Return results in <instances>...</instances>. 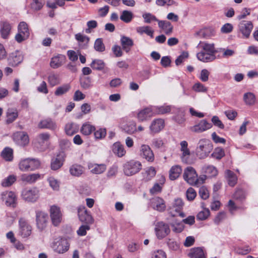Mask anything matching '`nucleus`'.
<instances>
[{
    "instance_id": "nucleus-1",
    "label": "nucleus",
    "mask_w": 258,
    "mask_h": 258,
    "mask_svg": "<svg viewBox=\"0 0 258 258\" xmlns=\"http://www.w3.org/2000/svg\"><path fill=\"white\" fill-rule=\"evenodd\" d=\"M201 50L197 54L198 59L204 62H211L216 59V51L213 43L200 41L198 46Z\"/></svg>"
},
{
    "instance_id": "nucleus-2",
    "label": "nucleus",
    "mask_w": 258,
    "mask_h": 258,
    "mask_svg": "<svg viewBox=\"0 0 258 258\" xmlns=\"http://www.w3.org/2000/svg\"><path fill=\"white\" fill-rule=\"evenodd\" d=\"M213 150V145L210 141L207 139H201L196 148V154L200 159L207 157Z\"/></svg>"
},
{
    "instance_id": "nucleus-3",
    "label": "nucleus",
    "mask_w": 258,
    "mask_h": 258,
    "mask_svg": "<svg viewBox=\"0 0 258 258\" xmlns=\"http://www.w3.org/2000/svg\"><path fill=\"white\" fill-rule=\"evenodd\" d=\"M142 168V164L139 161L131 160L125 162L123 166L124 174L128 176H133L139 173Z\"/></svg>"
},
{
    "instance_id": "nucleus-4",
    "label": "nucleus",
    "mask_w": 258,
    "mask_h": 258,
    "mask_svg": "<svg viewBox=\"0 0 258 258\" xmlns=\"http://www.w3.org/2000/svg\"><path fill=\"white\" fill-rule=\"evenodd\" d=\"M39 190L36 187L26 188L21 192L23 200L29 203H35L39 198Z\"/></svg>"
},
{
    "instance_id": "nucleus-5",
    "label": "nucleus",
    "mask_w": 258,
    "mask_h": 258,
    "mask_svg": "<svg viewBox=\"0 0 258 258\" xmlns=\"http://www.w3.org/2000/svg\"><path fill=\"white\" fill-rule=\"evenodd\" d=\"M50 137V134L47 133L39 134L33 142L35 147L40 151L46 150L49 147Z\"/></svg>"
},
{
    "instance_id": "nucleus-6",
    "label": "nucleus",
    "mask_w": 258,
    "mask_h": 258,
    "mask_svg": "<svg viewBox=\"0 0 258 258\" xmlns=\"http://www.w3.org/2000/svg\"><path fill=\"white\" fill-rule=\"evenodd\" d=\"M51 247L56 252L62 254L67 252L70 247V243L67 239L63 238H58L54 239Z\"/></svg>"
},
{
    "instance_id": "nucleus-7",
    "label": "nucleus",
    "mask_w": 258,
    "mask_h": 258,
    "mask_svg": "<svg viewBox=\"0 0 258 258\" xmlns=\"http://www.w3.org/2000/svg\"><path fill=\"white\" fill-rule=\"evenodd\" d=\"M50 217L52 225L54 226H58L62 220V213L59 207L53 205L50 207Z\"/></svg>"
},
{
    "instance_id": "nucleus-8",
    "label": "nucleus",
    "mask_w": 258,
    "mask_h": 258,
    "mask_svg": "<svg viewBox=\"0 0 258 258\" xmlns=\"http://www.w3.org/2000/svg\"><path fill=\"white\" fill-rule=\"evenodd\" d=\"M30 35L28 26L25 22H21L18 26V33L15 36L16 40L19 42L27 39Z\"/></svg>"
},
{
    "instance_id": "nucleus-9",
    "label": "nucleus",
    "mask_w": 258,
    "mask_h": 258,
    "mask_svg": "<svg viewBox=\"0 0 258 258\" xmlns=\"http://www.w3.org/2000/svg\"><path fill=\"white\" fill-rule=\"evenodd\" d=\"M183 177L190 185H196L198 182V174L192 167H187L184 169Z\"/></svg>"
},
{
    "instance_id": "nucleus-10",
    "label": "nucleus",
    "mask_w": 258,
    "mask_h": 258,
    "mask_svg": "<svg viewBox=\"0 0 258 258\" xmlns=\"http://www.w3.org/2000/svg\"><path fill=\"white\" fill-rule=\"evenodd\" d=\"M183 203L181 199L178 198L174 200L171 206L170 207V213L173 216H179L184 217V214L182 212Z\"/></svg>"
},
{
    "instance_id": "nucleus-11",
    "label": "nucleus",
    "mask_w": 258,
    "mask_h": 258,
    "mask_svg": "<svg viewBox=\"0 0 258 258\" xmlns=\"http://www.w3.org/2000/svg\"><path fill=\"white\" fill-rule=\"evenodd\" d=\"M180 150L181 152V159L182 162L187 164H192L194 161L190 158L191 153L188 148V143L186 141H182L180 143Z\"/></svg>"
},
{
    "instance_id": "nucleus-12",
    "label": "nucleus",
    "mask_w": 258,
    "mask_h": 258,
    "mask_svg": "<svg viewBox=\"0 0 258 258\" xmlns=\"http://www.w3.org/2000/svg\"><path fill=\"white\" fill-rule=\"evenodd\" d=\"M155 231L159 239L166 237L170 232L169 226L163 222H159L155 225Z\"/></svg>"
},
{
    "instance_id": "nucleus-13",
    "label": "nucleus",
    "mask_w": 258,
    "mask_h": 258,
    "mask_svg": "<svg viewBox=\"0 0 258 258\" xmlns=\"http://www.w3.org/2000/svg\"><path fill=\"white\" fill-rule=\"evenodd\" d=\"M1 199L7 206H16L17 197L13 191H5L2 192Z\"/></svg>"
},
{
    "instance_id": "nucleus-14",
    "label": "nucleus",
    "mask_w": 258,
    "mask_h": 258,
    "mask_svg": "<svg viewBox=\"0 0 258 258\" xmlns=\"http://www.w3.org/2000/svg\"><path fill=\"white\" fill-rule=\"evenodd\" d=\"M78 214L80 220L87 224H91L93 222V219L84 206H80L78 208Z\"/></svg>"
},
{
    "instance_id": "nucleus-15",
    "label": "nucleus",
    "mask_w": 258,
    "mask_h": 258,
    "mask_svg": "<svg viewBox=\"0 0 258 258\" xmlns=\"http://www.w3.org/2000/svg\"><path fill=\"white\" fill-rule=\"evenodd\" d=\"M238 28L243 37L247 38L249 37L253 28V25L250 21H242L239 23Z\"/></svg>"
},
{
    "instance_id": "nucleus-16",
    "label": "nucleus",
    "mask_w": 258,
    "mask_h": 258,
    "mask_svg": "<svg viewBox=\"0 0 258 258\" xmlns=\"http://www.w3.org/2000/svg\"><path fill=\"white\" fill-rule=\"evenodd\" d=\"M36 219L38 228L40 230H43L47 225V214L42 211H37L36 214Z\"/></svg>"
},
{
    "instance_id": "nucleus-17",
    "label": "nucleus",
    "mask_w": 258,
    "mask_h": 258,
    "mask_svg": "<svg viewBox=\"0 0 258 258\" xmlns=\"http://www.w3.org/2000/svg\"><path fill=\"white\" fill-rule=\"evenodd\" d=\"M19 223L20 235L23 237H26L30 235L32 228L27 221L24 218H20Z\"/></svg>"
},
{
    "instance_id": "nucleus-18",
    "label": "nucleus",
    "mask_w": 258,
    "mask_h": 258,
    "mask_svg": "<svg viewBox=\"0 0 258 258\" xmlns=\"http://www.w3.org/2000/svg\"><path fill=\"white\" fill-rule=\"evenodd\" d=\"M154 109L153 107H147L140 110L137 114L139 121H145L150 119L154 115Z\"/></svg>"
},
{
    "instance_id": "nucleus-19",
    "label": "nucleus",
    "mask_w": 258,
    "mask_h": 258,
    "mask_svg": "<svg viewBox=\"0 0 258 258\" xmlns=\"http://www.w3.org/2000/svg\"><path fill=\"white\" fill-rule=\"evenodd\" d=\"M41 178V175L39 173H23L20 177V181L24 184H31Z\"/></svg>"
},
{
    "instance_id": "nucleus-20",
    "label": "nucleus",
    "mask_w": 258,
    "mask_h": 258,
    "mask_svg": "<svg viewBox=\"0 0 258 258\" xmlns=\"http://www.w3.org/2000/svg\"><path fill=\"white\" fill-rule=\"evenodd\" d=\"M211 127V123H209L205 119H203L198 124L190 126L189 130L194 133H200L210 129Z\"/></svg>"
},
{
    "instance_id": "nucleus-21",
    "label": "nucleus",
    "mask_w": 258,
    "mask_h": 258,
    "mask_svg": "<svg viewBox=\"0 0 258 258\" xmlns=\"http://www.w3.org/2000/svg\"><path fill=\"white\" fill-rule=\"evenodd\" d=\"M140 155L148 162H152L154 160V153L148 145H143L141 146Z\"/></svg>"
},
{
    "instance_id": "nucleus-22",
    "label": "nucleus",
    "mask_w": 258,
    "mask_h": 258,
    "mask_svg": "<svg viewBox=\"0 0 258 258\" xmlns=\"http://www.w3.org/2000/svg\"><path fill=\"white\" fill-rule=\"evenodd\" d=\"M14 141L21 146H25L28 144L29 139L28 135L25 132H17L14 134Z\"/></svg>"
},
{
    "instance_id": "nucleus-23",
    "label": "nucleus",
    "mask_w": 258,
    "mask_h": 258,
    "mask_svg": "<svg viewBox=\"0 0 258 258\" xmlns=\"http://www.w3.org/2000/svg\"><path fill=\"white\" fill-rule=\"evenodd\" d=\"M150 204L154 210L159 212L164 211L166 209L164 200L158 197L152 198L150 201Z\"/></svg>"
},
{
    "instance_id": "nucleus-24",
    "label": "nucleus",
    "mask_w": 258,
    "mask_h": 258,
    "mask_svg": "<svg viewBox=\"0 0 258 258\" xmlns=\"http://www.w3.org/2000/svg\"><path fill=\"white\" fill-rule=\"evenodd\" d=\"M164 120L161 118H157L153 120L150 125V130L152 133L156 134L159 133L164 127Z\"/></svg>"
},
{
    "instance_id": "nucleus-25",
    "label": "nucleus",
    "mask_w": 258,
    "mask_h": 258,
    "mask_svg": "<svg viewBox=\"0 0 258 258\" xmlns=\"http://www.w3.org/2000/svg\"><path fill=\"white\" fill-rule=\"evenodd\" d=\"M23 56L19 51H15L12 52L8 57V61L12 66H16L21 62Z\"/></svg>"
},
{
    "instance_id": "nucleus-26",
    "label": "nucleus",
    "mask_w": 258,
    "mask_h": 258,
    "mask_svg": "<svg viewBox=\"0 0 258 258\" xmlns=\"http://www.w3.org/2000/svg\"><path fill=\"white\" fill-rule=\"evenodd\" d=\"M40 128H46L51 131H54L57 128V125L55 121L51 118H46L42 120L38 124Z\"/></svg>"
},
{
    "instance_id": "nucleus-27",
    "label": "nucleus",
    "mask_w": 258,
    "mask_h": 258,
    "mask_svg": "<svg viewBox=\"0 0 258 258\" xmlns=\"http://www.w3.org/2000/svg\"><path fill=\"white\" fill-rule=\"evenodd\" d=\"M112 151L118 157H123L126 153L123 145L118 142H115L112 145Z\"/></svg>"
},
{
    "instance_id": "nucleus-28",
    "label": "nucleus",
    "mask_w": 258,
    "mask_h": 258,
    "mask_svg": "<svg viewBox=\"0 0 258 258\" xmlns=\"http://www.w3.org/2000/svg\"><path fill=\"white\" fill-rule=\"evenodd\" d=\"M66 56L62 54H59L53 57L50 61V66L53 69L60 67L64 62Z\"/></svg>"
},
{
    "instance_id": "nucleus-29",
    "label": "nucleus",
    "mask_w": 258,
    "mask_h": 258,
    "mask_svg": "<svg viewBox=\"0 0 258 258\" xmlns=\"http://www.w3.org/2000/svg\"><path fill=\"white\" fill-rule=\"evenodd\" d=\"M69 172L71 175L75 177H79L84 172V168L80 164H74L71 166Z\"/></svg>"
},
{
    "instance_id": "nucleus-30",
    "label": "nucleus",
    "mask_w": 258,
    "mask_h": 258,
    "mask_svg": "<svg viewBox=\"0 0 258 258\" xmlns=\"http://www.w3.org/2000/svg\"><path fill=\"white\" fill-rule=\"evenodd\" d=\"M182 172V168L180 165H175L171 167L169 172V177L171 180L178 178Z\"/></svg>"
},
{
    "instance_id": "nucleus-31",
    "label": "nucleus",
    "mask_w": 258,
    "mask_h": 258,
    "mask_svg": "<svg viewBox=\"0 0 258 258\" xmlns=\"http://www.w3.org/2000/svg\"><path fill=\"white\" fill-rule=\"evenodd\" d=\"M121 128L125 133L132 135L137 132L136 123L134 121H128L122 124Z\"/></svg>"
},
{
    "instance_id": "nucleus-32",
    "label": "nucleus",
    "mask_w": 258,
    "mask_h": 258,
    "mask_svg": "<svg viewBox=\"0 0 258 258\" xmlns=\"http://www.w3.org/2000/svg\"><path fill=\"white\" fill-rule=\"evenodd\" d=\"M12 27L10 23L4 22L1 25L0 33L1 36L4 39L8 38L11 30Z\"/></svg>"
},
{
    "instance_id": "nucleus-33",
    "label": "nucleus",
    "mask_w": 258,
    "mask_h": 258,
    "mask_svg": "<svg viewBox=\"0 0 258 258\" xmlns=\"http://www.w3.org/2000/svg\"><path fill=\"white\" fill-rule=\"evenodd\" d=\"M88 168L90 169L91 172L94 174L102 173L106 169V165L103 164H97L90 163L88 165Z\"/></svg>"
},
{
    "instance_id": "nucleus-34",
    "label": "nucleus",
    "mask_w": 258,
    "mask_h": 258,
    "mask_svg": "<svg viewBox=\"0 0 258 258\" xmlns=\"http://www.w3.org/2000/svg\"><path fill=\"white\" fill-rule=\"evenodd\" d=\"M120 42L123 49L126 52H129L131 48L134 45L133 40L126 36L121 37Z\"/></svg>"
},
{
    "instance_id": "nucleus-35",
    "label": "nucleus",
    "mask_w": 258,
    "mask_h": 258,
    "mask_svg": "<svg viewBox=\"0 0 258 258\" xmlns=\"http://www.w3.org/2000/svg\"><path fill=\"white\" fill-rule=\"evenodd\" d=\"M159 27L164 30L166 35H170L172 32L173 26L171 23L167 21H158Z\"/></svg>"
},
{
    "instance_id": "nucleus-36",
    "label": "nucleus",
    "mask_w": 258,
    "mask_h": 258,
    "mask_svg": "<svg viewBox=\"0 0 258 258\" xmlns=\"http://www.w3.org/2000/svg\"><path fill=\"white\" fill-rule=\"evenodd\" d=\"M213 33L214 30L213 29L210 28H204L197 31L195 33V36L200 38H207L212 35Z\"/></svg>"
},
{
    "instance_id": "nucleus-37",
    "label": "nucleus",
    "mask_w": 258,
    "mask_h": 258,
    "mask_svg": "<svg viewBox=\"0 0 258 258\" xmlns=\"http://www.w3.org/2000/svg\"><path fill=\"white\" fill-rule=\"evenodd\" d=\"M64 157L62 155L59 154L56 157L52 160L51 163V168L53 170H56L60 168L63 162Z\"/></svg>"
},
{
    "instance_id": "nucleus-38",
    "label": "nucleus",
    "mask_w": 258,
    "mask_h": 258,
    "mask_svg": "<svg viewBox=\"0 0 258 258\" xmlns=\"http://www.w3.org/2000/svg\"><path fill=\"white\" fill-rule=\"evenodd\" d=\"M18 116V113L17 109L14 108H9L6 113L7 119L8 123L13 122Z\"/></svg>"
},
{
    "instance_id": "nucleus-39",
    "label": "nucleus",
    "mask_w": 258,
    "mask_h": 258,
    "mask_svg": "<svg viewBox=\"0 0 258 258\" xmlns=\"http://www.w3.org/2000/svg\"><path fill=\"white\" fill-rule=\"evenodd\" d=\"M225 177L228 181V184L231 186H234L237 183V177L236 175L230 170H226Z\"/></svg>"
},
{
    "instance_id": "nucleus-40",
    "label": "nucleus",
    "mask_w": 258,
    "mask_h": 258,
    "mask_svg": "<svg viewBox=\"0 0 258 258\" xmlns=\"http://www.w3.org/2000/svg\"><path fill=\"white\" fill-rule=\"evenodd\" d=\"M188 255L191 258H206L202 248L200 247L194 248L190 250Z\"/></svg>"
},
{
    "instance_id": "nucleus-41",
    "label": "nucleus",
    "mask_w": 258,
    "mask_h": 258,
    "mask_svg": "<svg viewBox=\"0 0 258 258\" xmlns=\"http://www.w3.org/2000/svg\"><path fill=\"white\" fill-rule=\"evenodd\" d=\"M143 174L144 180L148 181L155 176L156 171L154 167L150 166L147 168Z\"/></svg>"
},
{
    "instance_id": "nucleus-42",
    "label": "nucleus",
    "mask_w": 258,
    "mask_h": 258,
    "mask_svg": "<svg viewBox=\"0 0 258 258\" xmlns=\"http://www.w3.org/2000/svg\"><path fill=\"white\" fill-rule=\"evenodd\" d=\"M79 128L78 124L74 123H69L66 125L65 132L69 136H73L76 133Z\"/></svg>"
},
{
    "instance_id": "nucleus-43",
    "label": "nucleus",
    "mask_w": 258,
    "mask_h": 258,
    "mask_svg": "<svg viewBox=\"0 0 258 258\" xmlns=\"http://www.w3.org/2000/svg\"><path fill=\"white\" fill-rule=\"evenodd\" d=\"M2 158L7 161H11L13 159V151L9 147L5 148L1 153Z\"/></svg>"
},
{
    "instance_id": "nucleus-44",
    "label": "nucleus",
    "mask_w": 258,
    "mask_h": 258,
    "mask_svg": "<svg viewBox=\"0 0 258 258\" xmlns=\"http://www.w3.org/2000/svg\"><path fill=\"white\" fill-rule=\"evenodd\" d=\"M154 114H163L170 112L172 106L170 105H163L161 106L153 107Z\"/></svg>"
},
{
    "instance_id": "nucleus-45",
    "label": "nucleus",
    "mask_w": 258,
    "mask_h": 258,
    "mask_svg": "<svg viewBox=\"0 0 258 258\" xmlns=\"http://www.w3.org/2000/svg\"><path fill=\"white\" fill-rule=\"evenodd\" d=\"M202 171L210 177L215 176L218 173L217 169L212 165H206L204 166L202 168Z\"/></svg>"
},
{
    "instance_id": "nucleus-46",
    "label": "nucleus",
    "mask_w": 258,
    "mask_h": 258,
    "mask_svg": "<svg viewBox=\"0 0 258 258\" xmlns=\"http://www.w3.org/2000/svg\"><path fill=\"white\" fill-rule=\"evenodd\" d=\"M95 130V127L89 123H84L81 128V132L85 136L90 135Z\"/></svg>"
},
{
    "instance_id": "nucleus-47",
    "label": "nucleus",
    "mask_w": 258,
    "mask_h": 258,
    "mask_svg": "<svg viewBox=\"0 0 258 258\" xmlns=\"http://www.w3.org/2000/svg\"><path fill=\"white\" fill-rule=\"evenodd\" d=\"M133 18V14L132 12L124 10L121 12L120 19L123 22L128 23L131 22Z\"/></svg>"
},
{
    "instance_id": "nucleus-48",
    "label": "nucleus",
    "mask_w": 258,
    "mask_h": 258,
    "mask_svg": "<svg viewBox=\"0 0 258 258\" xmlns=\"http://www.w3.org/2000/svg\"><path fill=\"white\" fill-rule=\"evenodd\" d=\"M17 179V177L15 175H10L3 180L1 185L3 187H9L11 186Z\"/></svg>"
},
{
    "instance_id": "nucleus-49",
    "label": "nucleus",
    "mask_w": 258,
    "mask_h": 258,
    "mask_svg": "<svg viewBox=\"0 0 258 258\" xmlns=\"http://www.w3.org/2000/svg\"><path fill=\"white\" fill-rule=\"evenodd\" d=\"M136 31L140 34L145 33L151 37H153L154 31L149 26L138 27L137 28Z\"/></svg>"
},
{
    "instance_id": "nucleus-50",
    "label": "nucleus",
    "mask_w": 258,
    "mask_h": 258,
    "mask_svg": "<svg viewBox=\"0 0 258 258\" xmlns=\"http://www.w3.org/2000/svg\"><path fill=\"white\" fill-rule=\"evenodd\" d=\"M49 186L53 190L58 191L59 189L60 182L54 177H49L47 179Z\"/></svg>"
},
{
    "instance_id": "nucleus-51",
    "label": "nucleus",
    "mask_w": 258,
    "mask_h": 258,
    "mask_svg": "<svg viewBox=\"0 0 258 258\" xmlns=\"http://www.w3.org/2000/svg\"><path fill=\"white\" fill-rule=\"evenodd\" d=\"M19 169L22 172L30 171L28 158L21 159L18 164Z\"/></svg>"
},
{
    "instance_id": "nucleus-52",
    "label": "nucleus",
    "mask_w": 258,
    "mask_h": 258,
    "mask_svg": "<svg viewBox=\"0 0 258 258\" xmlns=\"http://www.w3.org/2000/svg\"><path fill=\"white\" fill-rule=\"evenodd\" d=\"M48 82L51 86H54L60 83L59 76L54 73L50 74L48 77Z\"/></svg>"
},
{
    "instance_id": "nucleus-53",
    "label": "nucleus",
    "mask_w": 258,
    "mask_h": 258,
    "mask_svg": "<svg viewBox=\"0 0 258 258\" xmlns=\"http://www.w3.org/2000/svg\"><path fill=\"white\" fill-rule=\"evenodd\" d=\"M30 171H33L40 166V162L38 159L28 158Z\"/></svg>"
},
{
    "instance_id": "nucleus-54",
    "label": "nucleus",
    "mask_w": 258,
    "mask_h": 258,
    "mask_svg": "<svg viewBox=\"0 0 258 258\" xmlns=\"http://www.w3.org/2000/svg\"><path fill=\"white\" fill-rule=\"evenodd\" d=\"M105 64L104 62L100 59L94 60L91 64V67L95 70H101L104 69Z\"/></svg>"
},
{
    "instance_id": "nucleus-55",
    "label": "nucleus",
    "mask_w": 258,
    "mask_h": 258,
    "mask_svg": "<svg viewBox=\"0 0 258 258\" xmlns=\"http://www.w3.org/2000/svg\"><path fill=\"white\" fill-rule=\"evenodd\" d=\"M81 86L85 89H87L92 86L91 79L89 77H85L81 80Z\"/></svg>"
},
{
    "instance_id": "nucleus-56",
    "label": "nucleus",
    "mask_w": 258,
    "mask_h": 258,
    "mask_svg": "<svg viewBox=\"0 0 258 258\" xmlns=\"http://www.w3.org/2000/svg\"><path fill=\"white\" fill-rule=\"evenodd\" d=\"M244 100L246 104L252 105L255 102V96L251 93H245L243 96Z\"/></svg>"
},
{
    "instance_id": "nucleus-57",
    "label": "nucleus",
    "mask_w": 258,
    "mask_h": 258,
    "mask_svg": "<svg viewBox=\"0 0 258 258\" xmlns=\"http://www.w3.org/2000/svg\"><path fill=\"white\" fill-rule=\"evenodd\" d=\"M70 89V86L68 84L63 85L58 87L55 91V95L56 96H60L67 92Z\"/></svg>"
},
{
    "instance_id": "nucleus-58",
    "label": "nucleus",
    "mask_w": 258,
    "mask_h": 258,
    "mask_svg": "<svg viewBox=\"0 0 258 258\" xmlns=\"http://www.w3.org/2000/svg\"><path fill=\"white\" fill-rule=\"evenodd\" d=\"M212 156L214 158L219 160L225 156V152L222 148H217L215 149L214 152L212 154Z\"/></svg>"
},
{
    "instance_id": "nucleus-59",
    "label": "nucleus",
    "mask_w": 258,
    "mask_h": 258,
    "mask_svg": "<svg viewBox=\"0 0 258 258\" xmlns=\"http://www.w3.org/2000/svg\"><path fill=\"white\" fill-rule=\"evenodd\" d=\"M94 47L95 49L99 52H102L105 50V46L101 38H98L96 40Z\"/></svg>"
},
{
    "instance_id": "nucleus-60",
    "label": "nucleus",
    "mask_w": 258,
    "mask_h": 258,
    "mask_svg": "<svg viewBox=\"0 0 258 258\" xmlns=\"http://www.w3.org/2000/svg\"><path fill=\"white\" fill-rule=\"evenodd\" d=\"M210 213L208 209H204L203 211L198 214L197 218L200 220H205L209 216Z\"/></svg>"
},
{
    "instance_id": "nucleus-61",
    "label": "nucleus",
    "mask_w": 258,
    "mask_h": 258,
    "mask_svg": "<svg viewBox=\"0 0 258 258\" xmlns=\"http://www.w3.org/2000/svg\"><path fill=\"white\" fill-rule=\"evenodd\" d=\"M172 230L176 233L181 232L184 229V225L182 222H174L171 224Z\"/></svg>"
},
{
    "instance_id": "nucleus-62",
    "label": "nucleus",
    "mask_w": 258,
    "mask_h": 258,
    "mask_svg": "<svg viewBox=\"0 0 258 258\" xmlns=\"http://www.w3.org/2000/svg\"><path fill=\"white\" fill-rule=\"evenodd\" d=\"M142 16L144 19V22L146 23H150L153 21L157 22L159 21L155 16L149 13H145Z\"/></svg>"
},
{
    "instance_id": "nucleus-63",
    "label": "nucleus",
    "mask_w": 258,
    "mask_h": 258,
    "mask_svg": "<svg viewBox=\"0 0 258 258\" xmlns=\"http://www.w3.org/2000/svg\"><path fill=\"white\" fill-rule=\"evenodd\" d=\"M75 36L78 42L83 43L84 45L87 44L89 41V38L88 36L80 33L76 34Z\"/></svg>"
},
{
    "instance_id": "nucleus-64",
    "label": "nucleus",
    "mask_w": 258,
    "mask_h": 258,
    "mask_svg": "<svg viewBox=\"0 0 258 258\" xmlns=\"http://www.w3.org/2000/svg\"><path fill=\"white\" fill-rule=\"evenodd\" d=\"M188 57V53L186 51H183L175 60L176 66L181 64Z\"/></svg>"
}]
</instances>
